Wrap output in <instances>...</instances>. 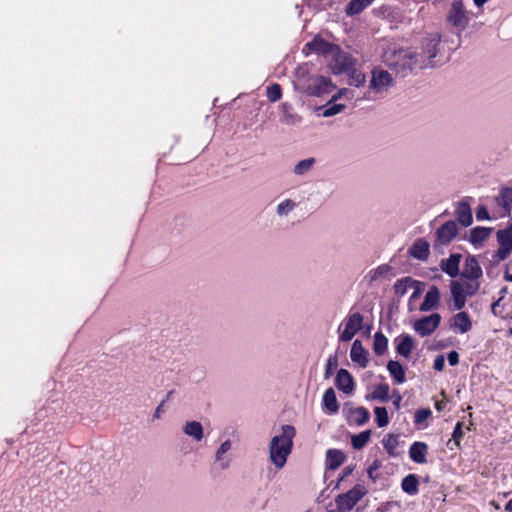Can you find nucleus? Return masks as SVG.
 Segmentation results:
<instances>
[{"instance_id":"f704fd0d","label":"nucleus","mask_w":512,"mask_h":512,"mask_svg":"<svg viewBox=\"0 0 512 512\" xmlns=\"http://www.w3.org/2000/svg\"><path fill=\"white\" fill-rule=\"evenodd\" d=\"M387 347H388L387 337L381 331L376 332L374 335V342H373L374 353L378 356H381L386 352Z\"/></svg>"},{"instance_id":"4c0bfd02","label":"nucleus","mask_w":512,"mask_h":512,"mask_svg":"<svg viewBox=\"0 0 512 512\" xmlns=\"http://www.w3.org/2000/svg\"><path fill=\"white\" fill-rule=\"evenodd\" d=\"M441 41V37L439 34H433L430 38L427 39V43L425 45L424 52L427 55L428 59H433L437 55V46Z\"/></svg>"},{"instance_id":"bf43d9fd","label":"nucleus","mask_w":512,"mask_h":512,"mask_svg":"<svg viewBox=\"0 0 512 512\" xmlns=\"http://www.w3.org/2000/svg\"><path fill=\"white\" fill-rule=\"evenodd\" d=\"M401 400H402V397L397 394V396L395 397V399L393 400V404L395 406L396 409H399L400 408V403H401Z\"/></svg>"},{"instance_id":"e433bc0d","label":"nucleus","mask_w":512,"mask_h":512,"mask_svg":"<svg viewBox=\"0 0 512 512\" xmlns=\"http://www.w3.org/2000/svg\"><path fill=\"white\" fill-rule=\"evenodd\" d=\"M432 417V411L429 408H421L414 413V424L419 428L428 426L427 420Z\"/></svg>"},{"instance_id":"5fc2aeb1","label":"nucleus","mask_w":512,"mask_h":512,"mask_svg":"<svg viewBox=\"0 0 512 512\" xmlns=\"http://www.w3.org/2000/svg\"><path fill=\"white\" fill-rule=\"evenodd\" d=\"M444 366H445V359H444V356L443 355H438L435 360H434V364H433V368L436 370V371H442L444 369Z\"/></svg>"},{"instance_id":"a18cd8bd","label":"nucleus","mask_w":512,"mask_h":512,"mask_svg":"<svg viewBox=\"0 0 512 512\" xmlns=\"http://www.w3.org/2000/svg\"><path fill=\"white\" fill-rule=\"evenodd\" d=\"M462 428H463V423L459 421L456 423L453 433H452V440L454 441V444L457 448H460V441L464 435Z\"/></svg>"},{"instance_id":"2eb2a0df","label":"nucleus","mask_w":512,"mask_h":512,"mask_svg":"<svg viewBox=\"0 0 512 512\" xmlns=\"http://www.w3.org/2000/svg\"><path fill=\"white\" fill-rule=\"evenodd\" d=\"M351 360L357 363L360 367L365 368L368 365V352L364 349L362 342L356 339L350 351Z\"/></svg>"},{"instance_id":"69168bd1","label":"nucleus","mask_w":512,"mask_h":512,"mask_svg":"<svg viewBox=\"0 0 512 512\" xmlns=\"http://www.w3.org/2000/svg\"><path fill=\"white\" fill-rule=\"evenodd\" d=\"M504 279L508 282H512V274H510L508 271H505Z\"/></svg>"},{"instance_id":"4468645a","label":"nucleus","mask_w":512,"mask_h":512,"mask_svg":"<svg viewBox=\"0 0 512 512\" xmlns=\"http://www.w3.org/2000/svg\"><path fill=\"white\" fill-rule=\"evenodd\" d=\"M396 352L405 358H409L415 348V340L409 334H401L395 338Z\"/></svg>"},{"instance_id":"3c124183","label":"nucleus","mask_w":512,"mask_h":512,"mask_svg":"<svg viewBox=\"0 0 512 512\" xmlns=\"http://www.w3.org/2000/svg\"><path fill=\"white\" fill-rule=\"evenodd\" d=\"M508 293V287L507 286H504L501 288V290L499 291V294H500V297L498 298L497 301H495L493 304H492V312L493 314H497V307L500 305V302L503 300V298L505 297V295Z\"/></svg>"},{"instance_id":"cd10ccee","label":"nucleus","mask_w":512,"mask_h":512,"mask_svg":"<svg viewBox=\"0 0 512 512\" xmlns=\"http://www.w3.org/2000/svg\"><path fill=\"white\" fill-rule=\"evenodd\" d=\"M387 370L390 373V376L394 379L397 384H402L405 382V370L402 364L396 360H390L387 363Z\"/></svg>"},{"instance_id":"052dcab7","label":"nucleus","mask_w":512,"mask_h":512,"mask_svg":"<svg viewBox=\"0 0 512 512\" xmlns=\"http://www.w3.org/2000/svg\"><path fill=\"white\" fill-rule=\"evenodd\" d=\"M435 408L437 411H442L445 408V402L443 401H436L435 402Z\"/></svg>"},{"instance_id":"a211bd4d","label":"nucleus","mask_w":512,"mask_h":512,"mask_svg":"<svg viewBox=\"0 0 512 512\" xmlns=\"http://www.w3.org/2000/svg\"><path fill=\"white\" fill-rule=\"evenodd\" d=\"M409 254L415 259L427 260L430 255V245L426 240L419 238L409 248Z\"/></svg>"},{"instance_id":"423d86ee","label":"nucleus","mask_w":512,"mask_h":512,"mask_svg":"<svg viewBox=\"0 0 512 512\" xmlns=\"http://www.w3.org/2000/svg\"><path fill=\"white\" fill-rule=\"evenodd\" d=\"M363 316L359 312L349 314L344 323V329L339 335V340L348 342L362 328Z\"/></svg>"},{"instance_id":"412c9836","label":"nucleus","mask_w":512,"mask_h":512,"mask_svg":"<svg viewBox=\"0 0 512 512\" xmlns=\"http://www.w3.org/2000/svg\"><path fill=\"white\" fill-rule=\"evenodd\" d=\"M352 67V58L349 55L343 53H338L335 57L334 63L331 65V69L334 74L348 72Z\"/></svg>"},{"instance_id":"49530a36","label":"nucleus","mask_w":512,"mask_h":512,"mask_svg":"<svg viewBox=\"0 0 512 512\" xmlns=\"http://www.w3.org/2000/svg\"><path fill=\"white\" fill-rule=\"evenodd\" d=\"M345 109L344 104H330L325 111L323 112V116L330 117L334 116Z\"/></svg>"},{"instance_id":"8fccbe9b","label":"nucleus","mask_w":512,"mask_h":512,"mask_svg":"<svg viewBox=\"0 0 512 512\" xmlns=\"http://www.w3.org/2000/svg\"><path fill=\"white\" fill-rule=\"evenodd\" d=\"M476 219L478 221H482V220H489L490 219V215H489V212L487 210V208L485 206H479L476 210Z\"/></svg>"},{"instance_id":"72a5a7b5","label":"nucleus","mask_w":512,"mask_h":512,"mask_svg":"<svg viewBox=\"0 0 512 512\" xmlns=\"http://www.w3.org/2000/svg\"><path fill=\"white\" fill-rule=\"evenodd\" d=\"M281 116L280 121L284 124H295L300 118L292 112V106L288 103H282L279 107Z\"/></svg>"},{"instance_id":"c9c22d12","label":"nucleus","mask_w":512,"mask_h":512,"mask_svg":"<svg viewBox=\"0 0 512 512\" xmlns=\"http://www.w3.org/2000/svg\"><path fill=\"white\" fill-rule=\"evenodd\" d=\"M371 430H365L351 437V444L355 450L364 448L370 440Z\"/></svg>"},{"instance_id":"473e14b6","label":"nucleus","mask_w":512,"mask_h":512,"mask_svg":"<svg viewBox=\"0 0 512 512\" xmlns=\"http://www.w3.org/2000/svg\"><path fill=\"white\" fill-rule=\"evenodd\" d=\"M373 0H351L345 11L348 16L360 14L364 9L371 5Z\"/></svg>"},{"instance_id":"6ab92c4d","label":"nucleus","mask_w":512,"mask_h":512,"mask_svg":"<svg viewBox=\"0 0 512 512\" xmlns=\"http://www.w3.org/2000/svg\"><path fill=\"white\" fill-rule=\"evenodd\" d=\"M428 453V445L425 442L416 441L409 448V456L411 460L417 464L426 462Z\"/></svg>"},{"instance_id":"6e6552de","label":"nucleus","mask_w":512,"mask_h":512,"mask_svg":"<svg viewBox=\"0 0 512 512\" xmlns=\"http://www.w3.org/2000/svg\"><path fill=\"white\" fill-rule=\"evenodd\" d=\"M447 21L456 28L465 29L468 17L461 1H454L452 3V7L447 15Z\"/></svg>"},{"instance_id":"de8ad7c7","label":"nucleus","mask_w":512,"mask_h":512,"mask_svg":"<svg viewBox=\"0 0 512 512\" xmlns=\"http://www.w3.org/2000/svg\"><path fill=\"white\" fill-rule=\"evenodd\" d=\"M474 280H471L470 282H464L462 283L464 285V293L467 296H473L476 294V292L480 288V284L478 282H473Z\"/></svg>"},{"instance_id":"774afa93","label":"nucleus","mask_w":512,"mask_h":512,"mask_svg":"<svg viewBox=\"0 0 512 512\" xmlns=\"http://www.w3.org/2000/svg\"><path fill=\"white\" fill-rule=\"evenodd\" d=\"M509 333L512 335V328L509 329Z\"/></svg>"},{"instance_id":"79ce46f5","label":"nucleus","mask_w":512,"mask_h":512,"mask_svg":"<svg viewBox=\"0 0 512 512\" xmlns=\"http://www.w3.org/2000/svg\"><path fill=\"white\" fill-rule=\"evenodd\" d=\"M349 72H350V74H349V84L350 85L359 87L365 83L366 78H365V75L361 71L352 67Z\"/></svg>"},{"instance_id":"aec40b11","label":"nucleus","mask_w":512,"mask_h":512,"mask_svg":"<svg viewBox=\"0 0 512 512\" xmlns=\"http://www.w3.org/2000/svg\"><path fill=\"white\" fill-rule=\"evenodd\" d=\"M460 254H451L449 258L443 259L440 263L441 269L450 277L454 278L459 274Z\"/></svg>"},{"instance_id":"9b49d317","label":"nucleus","mask_w":512,"mask_h":512,"mask_svg":"<svg viewBox=\"0 0 512 512\" xmlns=\"http://www.w3.org/2000/svg\"><path fill=\"white\" fill-rule=\"evenodd\" d=\"M482 268L474 256L465 259L461 277L468 280H478L482 276Z\"/></svg>"},{"instance_id":"09e8293b","label":"nucleus","mask_w":512,"mask_h":512,"mask_svg":"<svg viewBox=\"0 0 512 512\" xmlns=\"http://www.w3.org/2000/svg\"><path fill=\"white\" fill-rule=\"evenodd\" d=\"M407 283H412V279L410 277H405L403 279L397 280L394 285L395 292L399 294H404L406 292Z\"/></svg>"},{"instance_id":"ea45409f","label":"nucleus","mask_w":512,"mask_h":512,"mask_svg":"<svg viewBox=\"0 0 512 512\" xmlns=\"http://www.w3.org/2000/svg\"><path fill=\"white\" fill-rule=\"evenodd\" d=\"M374 414L375 422L378 427L382 428L389 424L390 419L388 416V411L385 407H375Z\"/></svg>"},{"instance_id":"9d476101","label":"nucleus","mask_w":512,"mask_h":512,"mask_svg":"<svg viewBox=\"0 0 512 512\" xmlns=\"http://www.w3.org/2000/svg\"><path fill=\"white\" fill-rule=\"evenodd\" d=\"M392 76L389 72L382 69H374L370 81V88L374 91H382L392 84Z\"/></svg>"},{"instance_id":"e2e57ef3","label":"nucleus","mask_w":512,"mask_h":512,"mask_svg":"<svg viewBox=\"0 0 512 512\" xmlns=\"http://www.w3.org/2000/svg\"><path fill=\"white\" fill-rule=\"evenodd\" d=\"M505 511L512 512V498L506 503Z\"/></svg>"},{"instance_id":"c85d7f7f","label":"nucleus","mask_w":512,"mask_h":512,"mask_svg":"<svg viewBox=\"0 0 512 512\" xmlns=\"http://www.w3.org/2000/svg\"><path fill=\"white\" fill-rule=\"evenodd\" d=\"M402 490L411 496L418 494L419 492V479L416 474H408L401 482Z\"/></svg>"},{"instance_id":"a19ab883","label":"nucleus","mask_w":512,"mask_h":512,"mask_svg":"<svg viewBox=\"0 0 512 512\" xmlns=\"http://www.w3.org/2000/svg\"><path fill=\"white\" fill-rule=\"evenodd\" d=\"M266 96L270 102H276L282 97V88L278 83H273L266 89Z\"/></svg>"},{"instance_id":"0eeeda50","label":"nucleus","mask_w":512,"mask_h":512,"mask_svg":"<svg viewBox=\"0 0 512 512\" xmlns=\"http://www.w3.org/2000/svg\"><path fill=\"white\" fill-rule=\"evenodd\" d=\"M440 322V314L433 313L416 320L413 328L420 336L425 337L431 335L439 327Z\"/></svg>"},{"instance_id":"5701e85b","label":"nucleus","mask_w":512,"mask_h":512,"mask_svg":"<svg viewBox=\"0 0 512 512\" xmlns=\"http://www.w3.org/2000/svg\"><path fill=\"white\" fill-rule=\"evenodd\" d=\"M456 215H457V220L459 221V223L462 226L468 227L472 224V221H473L472 211H471L470 205L467 202L461 201L458 204L457 209H456Z\"/></svg>"},{"instance_id":"603ef678","label":"nucleus","mask_w":512,"mask_h":512,"mask_svg":"<svg viewBox=\"0 0 512 512\" xmlns=\"http://www.w3.org/2000/svg\"><path fill=\"white\" fill-rule=\"evenodd\" d=\"M293 206H294V203L291 200H289V199L284 200L283 202H281L278 205V208H277L278 213L282 214L288 210H291L293 208Z\"/></svg>"},{"instance_id":"338daca9","label":"nucleus","mask_w":512,"mask_h":512,"mask_svg":"<svg viewBox=\"0 0 512 512\" xmlns=\"http://www.w3.org/2000/svg\"><path fill=\"white\" fill-rule=\"evenodd\" d=\"M491 505H493L496 509L500 508V506L495 501H491Z\"/></svg>"},{"instance_id":"c03bdc74","label":"nucleus","mask_w":512,"mask_h":512,"mask_svg":"<svg viewBox=\"0 0 512 512\" xmlns=\"http://www.w3.org/2000/svg\"><path fill=\"white\" fill-rule=\"evenodd\" d=\"M337 366H338L337 356L336 355L329 356V358L327 360V364H326L325 373H324V376L326 379L330 378L334 374V371L337 369Z\"/></svg>"},{"instance_id":"7ed1b4c3","label":"nucleus","mask_w":512,"mask_h":512,"mask_svg":"<svg viewBox=\"0 0 512 512\" xmlns=\"http://www.w3.org/2000/svg\"><path fill=\"white\" fill-rule=\"evenodd\" d=\"M416 62L415 56L407 50L394 52L391 59H387L388 66L403 77L414 70Z\"/></svg>"},{"instance_id":"c756f323","label":"nucleus","mask_w":512,"mask_h":512,"mask_svg":"<svg viewBox=\"0 0 512 512\" xmlns=\"http://www.w3.org/2000/svg\"><path fill=\"white\" fill-rule=\"evenodd\" d=\"M382 445L390 457H396L399 455L396 450L399 445V435L393 433L386 434L382 439Z\"/></svg>"},{"instance_id":"393cba45","label":"nucleus","mask_w":512,"mask_h":512,"mask_svg":"<svg viewBox=\"0 0 512 512\" xmlns=\"http://www.w3.org/2000/svg\"><path fill=\"white\" fill-rule=\"evenodd\" d=\"M493 228L477 226L470 230L469 241L473 245H481L492 233Z\"/></svg>"},{"instance_id":"58836bf2","label":"nucleus","mask_w":512,"mask_h":512,"mask_svg":"<svg viewBox=\"0 0 512 512\" xmlns=\"http://www.w3.org/2000/svg\"><path fill=\"white\" fill-rule=\"evenodd\" d=\"M389 385L387 383L379 384L375 387L373 393L369 398L378 399L382 402H387L389 400Z\"/></svg>"},{"instance_id":"f3484780","label":"nucleus","mask_w":512,"mask_h":512,"mask_svg":"<svg viewBox=\"0 0 512 512\" xmlns=\"http://www.w3.org/2000/svg\"><path fill=\"white\" fill-rule=\"evenodd\" d=\"M440 292L437 286H431L426 292L423 302L420 304V311H430L439 305Z\"/></svg>"},{"instance_id":"4d7b16f0","label":"nucleus","mask_w":512,"mask_h":512,"mask_svg":"<svg viewBox=\"0 0 512 512\" xmlns=\"http://www.w3.org/2000/svg\"><path fill=\"white\" fill-rule=\"evenodd\" d=\"M448 363L456 366L459 363V354L456 351H450L447 355Z\"/></svg>"},{"instance_id":"f257e3e1","label":"nucleus","mask_w":512,"mask_h":512,"mask_svg":"<svg viewBox=\"0 0 512 512\" xmlns=\"http://www.w3.org/2000/svg\"><path fill=\"white\" fill-rule=\"evenodd\" d=\"M281 435L274 436L270 442V459L272 463L282 468L290 455L293 448V438L296 435V430L292 425H283Z\"/></svg>"},{"instance_id":"2f4dec72","label":"nucleus","mask_w":512,"mask_h":512,"mask_svg":"<svg viewBox=\"0 0 512 512\" xmlns=\"http://www.w3.org/2000/svg\"><path fill=\"white\" fill-rule=\"evenodd\" d=\"M184 433L192 437L196 441H200L203 438V427L198 421H189L185 424Z\"/></svg>"},{"instance_id":"dca6fc26","label":"nucleus","mask_w":512,"mask_h":512,"mask_svg":"<svg viewBox=\"0 0 512 512\" xmlns=\"http://www.w3.org/2000/svg\"><path fill=\"white\" fill-rule=\"evenodd\" d=\"M336 387L346 394H350L354 390V380L352 375L346 370L341 368L336 375Z\"/></svg>"},{"instance_id":"1a4fd4ad","label":"nucleus","mask_w":512,"mask_h":512,"mask_svg":"<svg viewBox=\"0 0 512 512\" xmlns=\"http://www.w3.org/2000/svg\"><path fill=\"white\" fill-rule=\"evenodd\" d=\"M458 227L455 221L449 220L436 231V241L441 245L449 244L457 235Z\"/></svg>"},{"instance_id":"20e7f679","label":"nucleus","mask_w":512,"mask_h":512,"mask_svg":"<svg viewBox=\"0 0 512 512\" xmlns=\"http://www.w3.org/2000/svg\"><path fill=\"white\" fill-rule=\"evenodd\" d=\"M499 248L493 255L496 261H503L508 258L512 252V224L505 229H500L496 233Z\"/></svg>"},{"instance_id":"7c9ffc66","label":"nucleus","mask_w":512,"mask_h":512,"mask_svg":"<svg viewBox=\"0 0 512 512\" xmlns=\"http://www.w3.org/2000/svg\"><path fill=\"white\" fill-rule=\"evenodd\" d=\"M323 406L330 413L335 414L339 410L338 401L333 388H328L323 395Z\"/></svg>"},{"instance_id":"0e129e2a","label":"nucleus","mask_w":512,"mask_h":512,"mask_svg":"<svg viewBox=\"0 0 512 512\" xmlns=\"http://www.w3.org/2000/svg\"><path fill=\"white\" fill-rule=\"evenodd\" d=\"M475 5L478 6V7H481L483 6L486 2H488L489 0H473Z\"/></svg>"},{"instance_id":"680f3d73","label":"nucleus","mask_w":512,"mask_h":512,"mask_svg":"<svg viewBox=\"0 0 512 512\" xmlns=\"http://www.w3.org/2000/svg\"><path fill=\"white\" fill-rule=\"evenodd\" d=\"M352 471H353L352 467H345L343 470V475H342L341 479H344L345 477L350 475L352 473Z\"/></svg>"},{"instance_id":"a878e982","label":"nucleus","mask_w":512,"mask_h":512,"mask_svg":"<svg viewBox=\"0 0 512 512\" xmlns=\"http://www.w3.org/2000/svg\"><path fill=\"white\" fill-rule=\"evenodd\" d=\"M305 47L312 52L322 55L331 53L334 48L331 43L321 38H314L311 42L307 43Z\"/></svg>"},{"instance_id":"13d9d810","label":"nucleus","mask_w":512,"mask_h":512,"mask_svg":"<svg viewBox=\"0 0 512 512\" xmlns=\"http://www.w3.org/2000/svg\"><path fill=\"white\" fill-rule=\"evenodd\" d=\"M163 406H164V401H162L156 408L155 412H154V418H159L161 413L164 411L163 409Z\"/></svg>"},{"instance_id":"b1692460","label":"nucleus","mask_w":512,"mask_h":512,"mask_svg":"<svg viewBox=\"0 0 512 512\" xmlns=\"http://www.w3.org/2000/svg\"><path fill=\"white\" fill-rule=\"evenodd\" d=\"M495 200L496 203L503 209L505 215L510 214L512 210V188H502Z\"/></svg>"},{"instance_id":"37998d69","label":"nucleus","mask_w":512,"mask_h":512,"mask_svg":"<svg viewBox=\"0 0 512 512\" xmlns=\"http://www.w3.org/2000/svg\"><path fill=\"white\" fill-rule=\"evenodd\" d=\"M314 163H315L314 158H308V159L301 160L295 166L294 173L297 175H303L314 165Z\"/></svg>"},{"instance_id":"f8f14e48","label":"nucleus","mask_w":512,"mask_h":512,"mask_svg":"<svg viewBox=\"0 0 512 512\" xmlns=\"http://www.w3.org/2000/svg\"><path fill=\"white\" fill-rule=\"evenodd\" d=\"M450 328L459 333H466L472 328V321L467 312L460 311L456 313L450 321Z\"/></svg>"},{"instance_id":"39448f33","label":"nucleus","mask_w":512,"mask_h":512,"mask_svg":"<svg viewBox=\"0 0 512 512\" xmlns=\"http://www.w3.org/2000/svg\"><path fill=\"white\" fill-rule=\"evenodd\" d=\"M334 86L328 77L322 75H315L308 79L307 85L304 87V92L308 96L319 97L323 94L330 93Z\"/></svg>"},{"instance_id":"bb28decb","label":"nucleus","mask_w":512,"mask_h":512,"mask_svg":"<svg viewBox=\"0 0 512 512\" xmlns=\"http://www.w3.org/2000/svg\"><path fill=\"white\" fill-rule=\"evenodd\" d=\"M346 459V455L337 449H329L326 452L327 466L331 470L339 468Z\"/></svg>"},{"instance_id":"f03ea898","label":"nucleus","mask_w":512,"mask_h":512,"mask_svg":"<svg viewBox=\"0 0 512 512\" xmlns=\"http://www.w3.org/2000/svg\"><path fill=\"white\" fill-rule=\"evenodd\" d=\"M367 494L364 485L357 484L346 493L339 494L335 498L336 512H349Z\"/></svg>"},{"instance_id":"6e6d98bb","label":"nucleus","mask_w":512,"mask_h":512,"mask_svg":"<svg viewBox=\"0 0 512 512\" xmlns=\"http://www.w3.org/2000/svg\"><path fill=\"white\" fill-rule=\"evenodd\" d=\"M381 461L379 460H374L373 463L369 466V468L367 469V474L370 478L372 479H375L373 473L374 471L378 470L380 467H381Z\"/></svg>"},{"instance_id":"ddd939ff","label":"nucleus","mask_w":512,"mask_h":512,"mask_svg":"<svg viewBox=\"0 0 512 512\" xmlns=\"http://www.w3.org/2000/svg\"><path fill=\"white\" fill-rule=\"evenodd\" d=\"M450 292L453 300V310L460 311L466 304L467 295L464 293V285L457 281L450 282Z\"/></svg>"},{"instance_id":"4be33fe9","label":"nucleus","mask_w":512,"mask_h":512,"mask_svg":"<svg viewBox=\"0 0 512 512\" xmlns=\"http://www.w3.org/2000/svg\"><path fill=\"white\" fill-rule=\"evenodd\" d=\"M370 419V412L367 408L361 406L356 408H351L349 410L348 421L356 424L357 426H362L367 423Z\"/></svg>"},{"instance_id":"864d4df0","label":"nucleus","mask_w":512,"mask_h":512,"mask_svg":"<svg viewBox=\"0 0 512 512\" xmlns=\"http://www.w3.org/2000/svg\"><path fill=\"white\" fill-rule=\"evenodd\" d=\"M231 448V443L229 440L223 442L216 452V458L219 460L221 456L225 454Z\"/></svg>"}]
</instances>
